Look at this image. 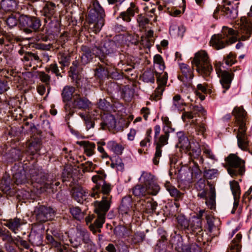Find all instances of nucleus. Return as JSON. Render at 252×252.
Returning <instances> with one entry per match:
<instances>
[{"label": "nucleus", "mask_w": 252, "mask_h": 252, "mask_svg": "<svg viewBox=\"0 0 252 252\" xmlns=\"http://www.w3.org/2000/svg\"><path fill=\"white\" fill-rule=\"evenodd\" d=\"M97 174L92 177V181L95 184L93 188L90 195L94 198L101 197L102 200L96 202L97 212L99 216V226H101L104 221V216L110 208L112 195L110 194L112 188L110 183L105 182L106 175L103 170L96 171Z\"/></svg>", "instance_id": "1"}, {"label": "nucleus", "mask_w": 252, "mask_h": 252, "mask_svg": "<svg viewBox=\"0 0 252 252\" xmlns=\"http://www.w3.org/2000/svg\"><path fill=\"white\" fill-rule=\"evenodd\" d=\"M252 34V23L246 21L239 26V30H234L227 27H223L221 34L214 35L210 40V44L216 49L225 47L237 40L245 41Z\"/></svg>", "instance_id": "2"}, {"label": "nucleus", "mask_w": 252, "mask_h": 252, "mask_svg": "<svg viewBox=\"0 0 252 252\" xmlns=\"http://www.w3.org/2000/svg\"><path fill=\"white\" fill-rule=\"evenodd\" d=\"M178 227L184 232L188 240L196 238L198 242L206 241L204 239V232L202 228V220L199 217L194 218L191 220H188L184 216H178L177 218Z\"/></svg>", "instance_id": "3"}, {"label": "nucleus", "mask_w": 252, "mask_h": 252, "mask_svg": "<svg viewBox=\"0 0 252 252\" xmlns=\"http://www.w3.org/2000/svg\"><path fill=\"white\" fill-rule=\"evenodd\" d=\"M246 112L243 108L237 107H235L232 112V115L235 117L237 126H238L236 135L238 147L242 150L248 151L252 155V150H250L249 141L246 134Z\"/></svg>", "instance_id": "4"}, {"label": "nucleus", "mask_w": 252, "mask_h": 252, "mask_svg": "<svg viewBox=\"0 0 252 252\" xmlns=\"http://www.w3.org/2000/svg\"><path fill=\"white\" fill-rule=\"evenodd\" d=\"M105 12L97 1H93L87 16L89 29L97 33L104 25Z\"/></svg>", "instance_id": "5"}, {"label": "nucleus", "mask_w": 252, "mask_h": 252, "mask_svg": "<svg viewBox=\"0 0 252 252\" xmlns=\"http://www.w3.org/2000/svg\"><path fill=\"white\" fill-rule=\"evenodd\" d=\"M163 131H164V134L159 136L160 127L159 125L155 126L154 144L156 146V152L153 159V161L155 165H158L159 163V158L161 157L162 148L168 144L170 131L166 130L165 128H163Z\"/></svg>", "instance_id": "6"}, {"label": "nucleus", "mask_w": 252, "mask_h": 252, "mask_svg": "<svg viewBox=\"0 0 252 252\" xmlns=\"http://www.w3.org/2000/svg\"><path fill=\"white\" fill-rule=\"evenodd\" d=\"M20 25L23 31L27 33L43 31L41 28V20L38 17L22 14L20 16Z\"/></svg>", "instance_id": "7"}, {"label": "nucleus", "mask_w": 252, "mask_h": 252, "mask_svg": "<svg viewBox=\"0 0 252 252\" xmlns=\"http://www.w3.org/2000/svg\"><path fill=\"white\" fill-rule=\"evenodd\" d=\"M116 48L117 44L114 41L109 39L103 40L97 48L100 54L98 52H96L98 55L94 54L93 57L89 62H97L99 60L103 63H106L108 61L107 55L113 53Z\"/></svg>", "instance_id": "8"}, {"label": "nucleus", "mask_w": 252, "mask_h": 252, "mask_svg": "<svg viewBox=\"0 0 252 252\" xmlns=\"http://www.w3.org/2000/svg\"><path fill=\"white\" fill-rule=\"evenodd\" d=\"M228 165L227 171L232 177L242 176L245 172V161L235 154H230L225 158Z\"/></svg>", "instance_id": "9"}, {"label": "nucleus", "mask_w": 252, "mask_h": 252, "mask_svg": "<svg viewBox=\"0 0 252 252\" xmlns=\"http://www.w3.org/2000/svg\"><path fill=\"white\" fill-rule=\"evenodd\" d=\"M33 215L37 221L44 222L53 219L55 211L49 206L40 205L34 208Z\"/></svg>", "instance_id": "10"}, {"label": "nucleus", "mask_w": 252, "mask_h": 252, "mask_svg": "<svg viewBox=\"0 0 252 252\" xmlns=\"http://www.w3.org/2000/svg\"><path fill=\"white\" fill-rule=\"evenodd\" d=\"M105 64V65H103L100 64L95 69V75L99 77H109L114 79H118L121 77L122 75L114 66H111V64Z\"/></svg>", "instance_id": "11"}, {"label": "nucleus", "mask_w": 252, "mask_h": 252, "mask_svg": "<svg viewBox=\"0 0 252 252\" xmlns=\"http://www.w3.org/2000/svg\"><path fill=\"white\" fill-rule=\"evenodd\" d=\"M143 185L148 188L149 193L156 195L158 192L160 188L158 184L155 181L154 176L150 173L143 172L141 178Z\"/></svg>", "instance_id": "12"}, {"label": "nucleus", "mask_w": 252, "mask_h": 252, "mask_svg": "<svg viewBox=\"0 0 252 252\" xmlns=\"http://www.w3.org/2000/svg\"><path fill=\"white\" fill-rule=\"evenodd\" d=\"M209 186V191L208 196H207V191L202 190V191L198 194V196L205 199L206 204L211 210H215L216 208V190L215 188L210 182H207Z\"/></svg>", "instance_id": "13"}, {"label": "nucleus", "mask_w": 252, "mask_h": 252, "mask_svg": "<svg viewBox=\"0 0 252 252\" xmlns=\"http://www.w3.org/2000/svg\"><path fill=\"white\" fill-rule=\"evenodd\" d=\"M194 64H180V68L182 73L178 76V79L183 82L186 86H189V82L193 76Z\"/></svg>", "instance_id": "14"}, {"label": "nucleus", "mask_w": 252, "mask_h": 252, "mask_svg": "<svg viewBox=\"0 0 252 252\" xmlns=\"http://www.w3.org/2000/svg\"><path fill=\"white\" fill-rule=\"evenodd\" d=\"M218 76L220 78V83L223 88L228 90L232 80V75L227 70L220 68V64H215Z\"/></svg>", "instance_id": "15"}, {"label": "nucleus", "mask_w": 252, "mask_h": 252, "mask_svg": "<svg viewBox=\"0 0 252 252\" xmlns=\"http://www.w3.org/2000/svg\"><path fill=\"white\" fill-rule=\"evenodd\" d=\"M12 181L10 175L6 173H4L0 181V190L7 195L13 196L16 192L12 188Z\"/></svg>", "instance_id": "16"}, {"label": "nucleus", "mask_w": 252, "mask_h": 252, "mask_svg": "<svg viewBox=\"0 0 252 252\" xmlns=\"http://www.w3.org/2000/svg\"><path fill=\"white\" fill-rule=\"evenodd\" d=\"M134 204L131 196L129 195L123 198L119 212L122 215L130 216L133 215L134 211Z\"/></svg>", "instance_id": "17"}, {"label": "nucleus", "mask_w": 252, "mask_h": 252, "mask_svg": "<svg viewBox=\"0 0 252 252\" xmlns=\"http://www.w3.org/2000/svg\"><path fill=\"white\" fill-rule=\"evenodd\" d=\"M161 73H158L156 72V75L157 76V83L158 87L155 91V93L153 94L154 99L156 100L160 99L164 91V86L166 85L167 80V73L164 72V74L161 76L160 74Z\"/></svg>", "instance_id": "18"}, {"label": "nucleus", "mask_w": 252, "mask_h": 252, "mask_svg": "<svg viewBox=\"0 0 252 252\" xmlns=\"http://www.w3.org/2000/svg\"><path fill=\"white\" fill-rule=\"evenodd\" d=\"M92 105L91 102L85 97H81L80 94H75L73 96L72 107L84 111L89 110Z\"/></svg>", "instance_id": "19"}, {"label": "nucleus", "mask_w": 252, "mask_h": 252, "mask_svg": "<svg viewBox=\"0 0 252 252\" xmlns=\"http://www.w3.org/2000/svg\"><path fill=\"white\" fill-rule=\"evenodd\" d=\"M96 201H96L94 202V205H95V211L96 214L97 218L94 221V223H91V222H92L93 220L95 218V217L94 216H93V215L88 216L86 217L85 218L86 224L87 225H89L90 223H91L89 225V228H90V230L94 233H96L97 232H100V228L101 227H102L103 224L105 222V216L106 214V213L105 214V216H104V221H103V223H102L101 226L99 227L98 224H99V222H100V221H99L100 220L99 219V216L98 215L99 214L97 212V210H96V203H95Z\"/></svg>", "instance_id": "20"}, {"label": "nucleus", "mask_w": 252, "mask_h": 252, "mask_svg": "<svg viewBox=\"0 0 252 252\" xmlns=\"http://www.w3.org/2000/svg\"><path fill=\"white\" fill-rule=\"evenodd\" d=\"M41 12L43 15L45 17L44 22H47V20L49 19V18L60 16V14L57 11L56 4L50 1H48L46 3Z\"/></svg>", "instance_id": "21"}, {"label": "nucleus", "mask_w": 252, "mask_h": 252, "mask_svg": "<svg viewBox=\"0 0 252 252\" xmlns=\"http://www.w3.org/2000/svg\"><path fill=\"white\" fill-rule=\"evenodd\" d=\"M61 16H56L47 20L45 22L44 26H46V30H48L51 33L59 32L61 26Z\"/></svg>", "instance_id": "22"}, {"label": "nucleus", "mask_w": 252, "mask_h": 252, "mask_svg": "<svg viewBox=\"0 0 252 252\" xmlns=\"http://www.w3.org/2000/svg\"><path fill=\"white\" fill-rule=\"evenodd\" d=\"M139 203L142 206L141 209L146 213L153 214L156 212L158 203L156 201H154L153 199H141Z\"/></svg>", "instance_id": "23"}, {"label": "nucleus", "mask_w": 252, "mask_h": 252, "mask_svg": "<svg viewBox=\"0 0 252 252\" xmlns=\"http://www.w3.org/2000/svg\"><path fill=\"white\" fill-rule=\"evenodd\" d=\"M204 240L206 241L204 244L203 242H198L196 238L191 239L190 242L188 240L189 244L187 245L184 252H201V247H204L206 243L208 242V238L204 237Z\"/></svg>", "instance_id": "24"}, {"label": "nucleus", "mask_w": 252, "mask_h": 252, "mask_svg": "<svg viewBox=\"0 0 252 252\" xmlns=\"http://www.w3.org/2000/svg\"><path fill=\"white\" fill-rule=\"evenodd\" d=\"M139 9L135 4L131 2L130 7L128 8L126 11L122 12L120 14V17L122 18L124 21L129 22L131 21V17H133L135 12L138 13Z\"/></svg>", "instance_id": "25"}, {"label": "nucleus", "mask_w": 252, "mask_h": 252, "mask_svg": "<svg viewBox=\"0 0 252 252\" xmlns=\"http://www.w3.org/2000/svg\"><path fill=\"white\" fill-rule=\"evenodd\" d=\"M22 152L18 149L12 148L6 153L4 156L8 162H13L22 159Z\"/></svg>", "instance_id": "26"}, {"label": "nucleus", "mask_w": 252, "mask_h": 252, "mask_svg": "<svg viewBox=\"0 0 252 252\" xmlns=\"http://www.w3.org/2000/svg\"><path fill=\"white\" fill-rule=\"evenodd\" d=\"M206 111L201 105H192L190 106V111L185 112L182 115V117H186L188 119H193L195 115L201 114L205 115Z\"/></svg>", "instance_id": "27"}, {"label": "nucleus", "mask_w": 252, "mask_h": 252, "mask_svg": "<svg viewBox=\"0 0 252 252\" xmlns=\"http://www.w3.org/2000/svg\"><path fill=\"white\" fill-rule=\"evenodd\" d=\"M5 221L6 222L4 223V225L15 233L23 224L22 220L17 217L7 220Z\"/></svg>", "instance_id": "28"}, {"label": "nucleus", "mask_w": 252, "mask_h": 252, "mask_svg": "<svg viewBox=\"0 0 252 252\" xmlns=\"http://www.w3.org/2000/svg\"><path fill=\"white\" fill-rule=\"evenodd\" d=\"M31 174L32 180L37 183L48 184V182H49L47 175L42 171L37 172L32 170L31 171Z\"/></svg>", "instance_id": "29"}, {"label": "nucleus", "mask_w": 252, "mask_h": 252, "mask_svg": "<svg viewBox=\"0 0 252 252\" xmlns=\"http://www.w3.org/2000/svg\"><path fill=\"white\" fill-rule=\"evenodd\" d=\"M46 240L47 243L57 249L58 252H69L66 246L62 245L60 242L56 240L52 235L47 234Z\"/></svg>", "instance_id": "30"}, {"label": "nucleus", "mask_w": 252, "mask_h": 252, "mask_svg": "<svg viewBox=\"0 0 252 252\" xmlns=\"http://www.w3.org/2000/svg\"><path fill=\"white\" fill-rule=\"evenodd\" d=\"M171 243L172 247H174L175 249L178 252H184L185 248L187 246V245L183 244V239L182 236L179 234L174 236L172 238Z\"/></svg>", "instance_id": "31"}, {"label": "nucleus", "mask_w": 252, "mask_h": 252, "mask_svg": "<svg viewBox=\"0 0 252 252\" xmlns=\"http://www.w3.org/2000/svg\"><path fill=\"white\" fill-rule=\"evenodd\" d=\"M199 74L203 76H209L213 70L211 64H194Z\"/></svg>", "instance_id": "32"}, {"label": "nucleus", "mask_w": 252, "mask_h": 252, "mask_svg": "<svg viewBox=\"0 0 252 252\" xmlns=\"http://www.w3.org/2000/svg\"><path fill=\"white\" fill-rule=\"evenodd\" d=\"M210 63L209 57L207 53L204 50H200L195 53L191 63Z\"/></svg>", "instance_id": "33"}, {"label": "nucleus", "mask_w": 252, "mask_h": 252, "mask_svg": "<svg viewBox=\"0 0 252 252\" xmlns=\"http://www.w3.org/2000/svg\"><path fill=\"white\" fill-rule=\"evenodd\" d=\"M77 143L80 146L83 147L85 153L87 156L90 157L94 154L95 145L94 142L82 141L77 142Z\"/></svg>", "instance_id": "34"}, {"label": "nucleus", "mask_w": 252, "mask_h": 252, "mask_svg": "<svg viewBox=\"0 0 252 252\" xmlns=\"http://www.w3.org/2000/svg\"><path fill=\"white\" fill-rule=\"evenodd\" d=\"M72 195L73 198L78 202H80L84 199L85 196V191L83 189L79 186H72Z\"/></svg>", "instance_id": "35"}, {"label": "nucleus", "mask_w": 252, "mask_h": 252, "mask_svg": "<svg viewBox=\"0 0 252 252\" xmlns=\"http://www.w3.org/2000/svg\"><path fill=\"white\" fill-rule=\"evenodd\" d=\"M242 235L237 234L235 238L232 241L229 245V248L227 252H240L241 250V245L239 244L242 239Z\"/></svg>", "instance_id": "36"}, {"label": "nucleus", "mask_w": 252, "mask_h": 252, "mask_svg": "<svg viewBox=\"0 0 252 252\" xmlns=\"http://www.w3.org/2000/svg\"><path fill=\"white\" fill-rule=\"evenodd\" d=\"M116 121L114 116L112 115H106L101 123V127L104 129L105 127L108 128H114L116 127Z\"/></svg>", "instance_id": "37"}, {"label": "nucleus", "mask_w": 252, "mask_h": 252, "mask_svg": "<svg viewBox=\"0 0 252 252\" xmlns=\"http://www.w3.org/2000/svg\"><path fill=\"white\" fill-rule=\"evenodd\" d=\"M177 136L178 138V143L176 144V147L185 149L189 148L190 143L184 132L182 131L178 132L177 133Z\"/></svg>", "instance_id": "38"}, {"label": "nucleus", "mask_w": 252, "mask_h": 252, "mask_svg": "<svg viewBox=\"0 0 252 252\" xmlns=\"http://www.w3.org/2000/svg\"><path fill=\"white\" fill-rule=\"evenodd\" d=\"M41 145V140L39 138L34 139L29 145L28 152L32 156L38 153L40 151Z\"/></svg>", "instance_id": "39"}, {"label": "nucleus", "mask_w": 252, "mask_h": 252, "mask_svg": "<svg viewBox=\"0 0 252 252\" xmlns=\"http://www.w3.org/2000/svg\"><path fill=\"white\" fill-rule=\"evenodd\" d=\"M43 235L39 233H32L29 235V241L33 246H39L42 244Z\"/></svg>", "instance_id": "40"}, {"label": "nucleus", "mask_w": 252, "mask_h": 252, "mask_svg": "<svg viewBox=\"0 0 252 252\" xmlns=\"http://www.w3.org/2000/svg\"><path fill=\"white\" fill-rule=\"evenodd\" d=\"M13 181L17 185L25 184L27 181L25 171L22 170L13 174Z\"/></svg>", "instance_id": "41"}, {"label": "nucleus", "mask_w": 252, "mask_h": 252, "mask_svg": "<svg viewBox=\"0 0 252 252\" xmlns=\"http://www.w3.org/2000/svg\"><path fill=\"white\" fill-rule=\"evenodd\" d=\"M164 186L170 194L172 196L174 197L176 200H179L182 198L183 194L173 186L169 182H166L165 183Z\"/></svg>", "instance_id": "42"}, {"label": "nucleus", "mask_w": 252, "mask_h": 252, "mask_svg": "<svg viewBox=\"0 0 252 252\" xmlns=\"http://www.w3.org/2000/svg\"><path fill=\"white\" fill-rule=\"evenodd\" d=\"M75 88L73 87L66 86L64 87L62 93L63 100L64 102L70 101L74 92Z\"/></svg>", "instance_id": "43"}, {"label": "nucleus", "mask_w": 252, "mask_h": 252, "mask_svg": "<svg viewBox=\"0 0 252 252\" xmlns=\"http://www.w3.org/2000/svg\"><path fill=\"white\" fill-rule=\"evenodd\" d=\"M156 71H154L150 68L147 69L144 71L142 76H140L141 79L146 83H154L155 82V74Z\"/></svg>", "instance_id": "44"}, {"label": "nucleus", "mask_w": 252, "mask_h": 252, "mask_svg": "<svg viewBox=\"0 0 252 252\" xmlns=\"http://www.w3.org/2000/svg\"><path fill=\"white\" fill-rule=\"evenodd\" d=\"M133 195L138 197H144L147 194H151L148 192V188L143 185H138L135 186L132 190Z\"/></svg>", "instance_id": "45"}, {"label": "nucleus", "mask_w": 252, "mask_h": 252, "mask_svg": "<svg viewBox=\"0 0 252 252\" xmlns=\"http://www.w3.org/2000/svg\"><path fill=\"white\" fill-rule=\"evenodd\" d=\"M62 181L63 183L69 182L68 185L70 187L74 186V179L72 178L71 169H64L62 173Z\"/></svg>", "instance_id": "46"}, {"label": "nucleus", "mask_w": 252, "mask_h": 252, "mask_svg": "<svg viewBox=\"0 0 252 252\" xmlns=\"http://www.w3.org/2000/svg\"><path fill=\"white\" fill-rule=\"evenodd\" d=\"M70 213L76 220L81 221L84 219V213L78 207H71L70 208Z\"/></svg>", "instance_id": "47"}, {"label": "nucleus", "mask_w": 252, "mask_h": 252, "mask_svg": "<svg viewBox=\"0 0 252 252\" xmlns=\"http://www.w3.org/2000/svg\"><path fill=\"white\" fill-rule=\"evenodd\" d=\"M0 237L3 241H6V243H14L15 240V238L12 237L10 232L5 228H0Z\"/></svg>", "instance_id": "48"}, {"label": "nucleus", "mask_w": 252, "mask_h": 252, "mask_svg": "<svg viewBox=\"0 0 252 252\" xmlns=\"http://www.w3.org/2000/svg\"><path fill=\"white\" fill-rule=\"evenodd\" d=\"M145 234L143 232H136L130 237L131 242L134 244L141 243L145 239Z\"/></svg>", "instance_id": "49"}, {"label": "nucleus", "mask_w": 252, "mask_h": 252, "mask_svg": "<svg viewBox=\"0 0 252 252\" xmlns=\"http://www.w3.org/2000/svg\"><path fill=\"white\" fill-rule=\"evenodd\" d=\"M229 184L233 198L240 197L241 190L238 183L236 181H230Z\"/></svg>", "instance_id": "50"}, {"label": "nucleus", "mask_w": 252, "mask_h": 252, "mask_svg": "<svg viewBox=\"0 0 252 252\" xmlns=\"http://www.w3.org/2000/svg\"><path fill=\"white\" fill-rule=\"evenodd\" d=\"M219 173L216 169H207L206 168L204 171V177L206 179H213L216 178Z\"/></svg>", "instance_id": "51"}, {"label": "nucleus", "mask_w": 252, "mask_h": 252, "mask_svg": "<svg viewBox=\"0 0 252 252\" xmlns=\"http://www.w3.org/2000/svg\"><path fill=\"white\" fill-rule=\"evenodd\" d=\"M6 22L10 28H13L16 26L18 22L20 23V16L18 17L16 15L12 14L6 19Z\"/></svg>", "instance_id": "52"}, {"label": "nucleus", "mask_w": 252, "mask_h": 252, "mask_svg": "<svg viewBox=\"0 0 252 252\" xmlns=\"http://www.w3.org/2000/svg\"><path fill=\"white\" fill-rule=\"evenodd\" d=\"M186 149L189 152V154L194 158H198L201 152V149L198 144L195 146V148L192 147L190 144H189V148H186Z\"/></svg>", "instance_id": "53"}, {"label": "nucleus", "mask_w": 252, "mask_h": 252, "mask_svg": "<svg viewBox=\"0 0 252 252\" xmlns=\"http://www.w3.org/2000/svg\"><path fill=\"white\" fill-rule=\"evenodd\" d=\"M108 146L117 155H120L122 153V146L115 141H109L108 143Z\"/></svg>", "instance_id": "54"}, {"label": "nucleus", "mask_w": 252, "mask_h": 252, "mask_svg": "<svg viewBox=\"0 0 252 252\" xmlns=\"http://www.w3.org/2000/svg\"><path fill=\"white\" fill-rule=\"evenodd\" d=\"M14 243L15 245V246L18 248L19 249H21L22 248L29 249L30 247V244L27 241L23 240L20 237L18 238H15Z\"/></svg>", "instance_id": "55"}, {"label": "nucleus", "mask_w": 252, "mask_h": 252, "mask_svg": "<svg viewBox=\"0 0 252 252\" xmlns=\"http://www.w3.org/2000/svg\"><path fill=\"white\" fill-rule=\"evenodd\" d=\"M114 232L117 235L120 236L129 234V232L127 228L122 225H118L116 226L114 228Z\"/></svg>", "instance_id": "56"}, {"label": "nucleus", "mask_w": 252, "mask_h": 252, "mask_svg": "<svg viewBox=\"0 0 252 252\" xmlns=\"http://www.w3.org/2000/svg\"><path fill=\"white\" fill-rule=\"evenodd\" d=\"M173 105L178 109H181V106L185 104L184 100L179 94H176L173 97Z\"/></svg>", "instance_id": "57"}, {"label": "nucleus", "mask_w": 252, "mask_h": 252, "mask_svg": "<svg viewBox=\"0 0 252 252\" xmlns=\"http://www.w3.org/2000/svg\"><path fill=\"white\" fill-rule=\"evenodd\" d=\"M82 70L81 64H72L70 67V72L73 75L78 76Z\"/></svg>", "instance_id": "58"}, {"label": "nucleus", "mask_w": 252, "mask_h": 252, "mask_svg": "<svg viewBox=\"0 0 252 252\" xmlns=\"http://www.w3.org/2000/svg\"><path fill=\"white\" fill-rule=\"evenodd\" d=\"M137 20L139 23V26L142 28H144L145 26L147 24H149L150 22L149 19L145 16L142 15V14H140L138 15Z\"/></svg>", "instance_id": "59"}, {"label": "nucleus", "mask_w": 252, "mask_h": 252, "mask_svg": "<svg viewBox=\"0 0 252 252\" xmlns=\"http://www.w3.org/2000/svg\"><path fill=\"white\" fill-rule=\"evenodd\" d=\"M95 119L94 117H92L90 116L88 118H86L85 121L86 129L87 130L91 128H94L95 125L94 122Z\"/></svg>", "instance_id": "60"}, {"label": "nucleus", "mask_w": 252, "mask_h": 252, "mask_svg": "<svg viewBox=\"0 0 252 252\" xmlns=\"http://www.w3.org/2000/svg\"><path fill=\"white\" fill-rule=\"evenodd\" d=\"M140 43L147 48H150L154 43V40L152 38L141 37Z\"/></svg>", "instance_id": "61"}, {"label": "nucleus", "mask_w": 252, "mask_h": 252, "mask_svg": "<svg viewBox=\"0 0 252 252\" xmlns=\"http://www.w3.org/2000/svg\"><path fill=\"white\" fill-rule=\"evenodd\" d=\"M225 61V63H236L238 62H240L241 61L236 59V56L230 53L229 55H228L224 59Z\"/></svg>", "instance_id": "62"}, {"label": "nucleus", "mask_w": 252, "mask_h": 252, "mask_svg": "<svg viewBox=\"0 0 252 252\" xmlns=\"http://www.w3.org/2000/svg\"><path fill=\"white\" fill-rule=\"evenodd\" d=\"M206 219L207 221V223L208 224V229L209 232H212L213 228L215 227V225L214 223V218L212 216L207 215L206 216Z\"/></svg>", "instance_id": "63"}, {"label": "nucleus", "mask_w": 252, "mask_h": 252, "mask_svg": "<svg viewBox=\"0 0 252 252\" xmlns=\"http://www.w3.org/2000/svg\"><path fill=\"white\" fill-rule=\"evenodd\" d=\"M118 252H129L127 245L123 242L117 243Z\"/></svg>", "instance_id": "64"}]
</instances>
